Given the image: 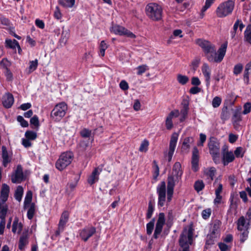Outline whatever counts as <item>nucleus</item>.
<instances>
[{
  "label": "nucleus",
  "instance_id": "nucleus-1",
  "mask_svg": "<svg viewBox=\"0 0 251 251\" xmlns=\"http://www.w3.org/2000/svg\"><path fill=\"white\" fill-rule=\"evenodd\" d=\"M196 43L201 48L204 52L205 56L209 62L219 63L223 59L226 50L227 43L223 44L216 51L214 45L207 40L199 39Z\"/></svg>",
  "mask_w": 251,
  "mask_h": 251
},
{
  "label": "nucleus",
  "instance_id": "nucleus-2",
  "mask_svg": "<svg viewBox=\"0 0 251 251\" xmlns=\"http://www.w3.org/2000/svg\"><path fill=\"white\" fill-rule=\"evenodd\" d=\"M182 173L180 163L178 162H176L173 165L172 174L168 177L167 202H170L172 200L175 183L181 178Z\"/></svg>",
  "mask_w": 251,
  "mask_h": 251
},
{
  "label": "nucleus",
  "instance_id": "nucleus-3",
  "mask_svg": "<svg viewBox=\"0 0 251 251\" xmlns=\"http://www.w3.org/2000/svg\"><path fill=\"white\" fill-rule=\"evenodd\" d=\"M193 230L192 224L184 228L179 239V251H190L189 247L193 242Z\"/></svg>",
  "mask_w": 251,
  "mask_h": 251
},
{
  "label": "nucleus",
  "instance_id": "nucleus-4",
  "mask_svg": "<svg viewBox=\"0 0 251 251\" xmlns=\"http://www.w3.org/2000/svg\"><path fill=\"white\" fill-rule=\"evenodd\" d=\"M146 12L147 16L152 21H158L162 19V8L156 3L148 4L146 7Z\"/></svg>",
  "mask_w": 251,
  "mask_h": 251
},
{
  "label": "nucleus",
  "instance_id": "nucleus-5",
  "mask_svg": "<svg viewBox=\"0 0 251 251\" xmlns=\"http://www.w3.org/2000/svg\"><path fill=\"white\" fill-rule=\"evenodd\" d=\"M234 2L229 0L220 3L216 10L217 17L223 18L231 14L234 9Z\"/></svg>",
  "mask_w": 251,
  "mask_h": 251
},
{
  "label": "nucleus",
  "instance_id": "nucleus-6",
  "mask_svg": "<svg viewBox=\"0 0 251 251\" xmlns=\"http://www.w3.org/2000/svg\"><path fill=\"white\" fill-rule=\"evenodd\" d=\"M67 105L64 102L57 104L50 113V118L54 122H59L65 115Z\"/></svg>",
  "mask_w": 251,
  "mask_h": 251
},
{
  "label": "nucleus",
  "instance_id": "nucleus-7",
  "mask_svg": "<svg viewBox=\"0 0 251 251\" xmlns=\"http://www.w3.org/2000/svg\"><path fill=\"white\" fill-rule=\"evenodd\" d=\"M73 158V154L72 152L62 153L56 162V168L59 171H62L71 164Z\"/></svg>",
  "mask_w": 251,
  "mask_h": 251
},
{
  "label": "nucleus",
  "instance_id": "nucleus-8",
  "mask_svg": "<svg viewBox=\"0 0 251 251\" xmlns=\"http://www.w3.org/2000/svg\"><path fill=\"white\" fill-rule=\"evenodd\" d=\"M221 223L219 220L215 221L211 225L209 233L207 235L209 240L207 241L208 244H213V239L219 237L220 234V227Z\"/></svg>",
  "mask_w": 251,
  "mask_h": 251
},
{
  "label": "nucleus",
  "instance_id": "nucleus-9",
  "mask_svg": "<svg viewBox=\"0 0 251 251\" xmlns=\"http://www.w3.org/2000/svg\"><path fill=\"white\" fill-rule=\"evenodd\" d=\"M110 30L111 32L120 36H126L130 38H135L136 36L132 32H130L124 27L118 25H112Z\"/></svg>",
  "mask_w": 251,
  "mask_h": 251
},
{
  "label": "nucleus",
  "instance_id": "nucleus-10",
  "mask_svg": "<svg viewBox=\"0 0 251 251\" xmlns=\"http://www.w3.org/2000/svg\"><path fill=\"white\" fill-rule=\"evenodd\" d=\"M178 137V134L177 133L174 132L172 134L169 143V151L168 152H164V155L168 158V160L169 162H170L172 160L173 155L176 149Z\"/></svg>",
  "mask_w": 251,
  "mask_h": 251
},
{
  "label": "nucleus",
  "instance_id": "nucleus-11",
  "mask_svg": "<svg viewBox=\"0 0 251 251\" xmlns=\"http://www.w3.org/2000/svg\"><path fill=\"white\" fill-rule=\"evenodd\" d=\"M158 196V205L162 207L165 205L166 198V186L164 181H162L157 187Z\"/></svg>",
  "mask_w": 251,
  "mask_h": 251
},
{
  "label": "nucleus",
  "instance_id": "nucleus-12",
  "mask_svg": "<svg viewBox=\"0 0 251 251\" xmlns=\"http://www.w3.org/2000/svg\"><path fill=\"white\" fill-rule=\"evenodd\" d=\"M165 223V214L163 213H160L158 215V218L155 225V230L153 235V237L157 239L159 235L162 231L163 227Z\"/></svg>",
  "mask_w": 251,
  "mask_h": 251
},
{
  "label": "nucleus",
  "instance_id": "nucleus-13",
  "mask_svg": "<svg viewBox=\"0 0 251 251\" xmlns=\"http://www.w3.org/2000/svg\"><path fill=\"white\" fill-rule=\"evenodd\" d=\"M25 179L23 168L21 165H18L11 175V181L13 183H20Z\"/></svg>",
  "mask_w": 251,
  "mask_h": 251
},
{
  "label": "nucleus",
  "instance_id": "nucleus-14",
  "mask_svg": "<svg viewBox=\"0 0 251 251\" xmlns=\"http://www.w3.org/2000/svg\"><path fill=\"white\" fill-rule=\"evenodd\" d=\"M96 232V228L92 226H87L80 230V237L84 242L87 241L89 238L92 236Z\"/></svg>",
  "mask_w": 251,
  "mask_h": 251
},
{
  "label": "nucleus",
  "instance_id": "nucleus-15",
  "mask_svg": "<svg viewBox=\"0 0 251 251\" xmlns=\"http://www.w3.org/2000/svg\"><path fill=\"white\" fill-rule=\"evenodd\" d=\"M208 147L209 149V152L211 154H217L220 152V145L217 140L214 138L211 137L210 138V140L208 143Z\"/></svg>",
  "mask_w": 251,
  "mask_h": 251
},
{
  "label": "nucleus",
  "instance_id": "nucleus-16",
  "mask_svg": "<svg viewBox=\"0 0 251 251\" xmlns=\"http://www.w3.org/2000/svg\"><path fill=\"white\" fill-rule=\"evenodd\" d=\"M199 160V150L195 147L193 148L192 157V169L194 172H197L198 170Z\"/></svg>",
  "mask_w": 251,
  "mask_h": 251
},
{
  "label": "nucleus",
  "instance_id": "nucleus-17",
  "mask_svg": "<svg viewBox=\"0 0 251 251\" xmlns=\"http://www.w3.org/2000/svg\"><path fill=\"white\" fill-rule=\"evenodd\" d=\"M201 72L205 78L206 85L209 86L211 78V69L206 63H204L201 67Z\"/></svg>",
  "mask_w": 251,
  "mask_h": 251
},
{
  "label": "nucleus",
  "instance_id": "nucleus-18",
  "mask_svg": "<svg viewBox=\"0 0 251 251\" xmlns=\"http://www.w3.org/2000/svg\"><path fill=\"white\" fill-rule=\"evenodd\" d=\"M69 213L67 211H64L60 217V221L58 224V229L57 231H62L66 224L68 222L69 219Z\"/></svg>",
  "mask_w": 251,
  "mask_h": 251
},
{
  "label": "nucleus",
  "instance_id": "nucleus-19",
  "mask_svg": "<svg viewBox=\"0 0 251 251\" xmlns=\"http://www.w3.org/2000/svg\"><path fill=\"white\" fill-rule=\"evenodd\" d=\"M194 141V138L192 137L185 138L184 139L182 144L181 149L182 151L186 153H188L190 148V146L193 144Z\"/></svg>",
  "mask_w": 251,
  "mask_h": 251
},
{
  "label": "nucleus",
  "instance_id": "nucleus-20",
  "mask_svg": "<svg viewBox=\"0 0 251 251\" xmlns=\"http://www.w3.org/2000/svg\"><path fill=\"white\" fill-rule=\"evenodd\" d=\"M9 193V187L6 184H3L0 193V201L3 204L7 200Z\"/></svg>",
  "mask_w": 251,
  "mask_h": 251
},
{
  "label": "nucleus",
  "instance_id": "nucleus-21",
  "mask_svg": "<svg viewBox=\"0 0 251 251\" xmlns=\"http://www.w3.org/2000/svg\"><path fill=\"white\" fill-rule=\"evenodd\" d=\"M100 173V169L98 168H95L92 173V174L88 177L87 179L88 183L92 185L97 182L99 180Z\"/></svg>",
  "mask_w": 251,
  "mask_h": 251
},
{
  "label": "nucleus",
  "instance_id": "nucleus-22",
  "mask_svg": "<svg viewBox=\"0 0 251 251\" xmlns=\"http://www.w3.org/2000/svg\"><path fill=\"white\" fill-rule=\"evenodd\" d=\"M14 102V98L10 93L6 94L3 98L2 103L3 106L7 108L11 107Z\"/></svg>",
  "mask_w": 251,
  "mask_h": 251
},
{
  "label": "nucleus",
  "instance_id": "nucleus-23",
  "mask_svg": "<svg viewBox=\"0 0 251 251\" xmlns=\"http://www.w3.org/2000/svg\"><path fill=\"white\" fill-rule=\"evenodd\" d=\"M234 159L235 156L232 151H227L223 154V161L225 166H226L229 163L232 162Z\"/></svg>",
  "mask_w": 251,
  "mask_h": 251
},
{
  "label": "nucleus",
  "instance_id": "nucleus-24",
  "mask_svg": "<svg viewBox=\"0 0 251 251\" xmlns=\"http://www.w3.org/2000/svg\"><path fill=\"white\" fill-rule=\"evenodd\" d=\"M2 164L4 167H7L8 164L10 162L11 159L9 157L7 149L5 146H2Z\"/></svg>",
  "mask_w": 251,
  "mask_h": 251
},
{
  "label": "nucleus",
  "instance_id": "nucleus-25",
  "mask_svg": "<svg viewBox=\"0 0 251 251\" xmlns=\"http://www.w3.org/2000/svg\"><path fill=\"white\" fill-rule=\"evenodd\" d=\"M249 223H247L244 216H241L238 220L237 228L239 231H242L243 230L248 229Z\"/></svg>",
  "mask_w": 251,
  "mask_h": 251
},
{
  "label": "nucleus",
  "instance_id": "nucleus-26",
  "mask_svg": "<svg viewBox=\"0 0 251 251\" xmlns=\"http://www.w3.org/2000/svg\"><path fill=\"white\" fill-rule=\"evenodd\" d=\"M245 25L242 23V21L239 19L237 20L235 23L234 24L233 30L231 32V36L232 38H234L236 33V31L238 28L239 27V29L240 31L242 30Z\"/></svg>",
  "mask_w": 251,
  "mask_h": 251
},
{
  "label": "nucleus",
  "instance_id": "nucleus-27",
  "mask_svg": "<svg viewBox=\"0 0 251 251\" xmlns=\"http://www.w3.org/2000/svg\"><path fill=\"white\" fill-rule=\"evenodd\" d=\"M28 236L27 234H23L20 238L19 243V249L20 250L25 249V247L28 244Z\"/></svg>",
  "mask_w": 251,
  "mask_h": 251
},
{
  "label": "nucleus",
  "instance_id": "nucleus-28",
  "mask_svg": "<svg viewBox=\"0 0 251 251\" xmlns=\"http://www.w3.org/2000/svg\"><path fill=\"white\" fill-rule=\"evenodd\" d=\"M5 43L6 44V46L11 49H16L17 48L19 50V52L21 50V49L20 46L18 43V42L16 40H6Z\"/></svg>",
  "mask_w": 251,
  "mask_h": 251
},
{
  "label": "nucleus",
  "instance_id": "nucleus-29",
  "mask_svg": "<svg viewBox=\"0 0 251 251\" xmlns=\"http://www.w3.org/2000/svg\"><path fill=\"white\" fill-rule=\"evenodd\" d=\"M18 222V219L16 218L14 219L12 225V231L13 233H16V232L19 233L21 231L22 229V225L21 223H20Z\"/></svg>",
  "mask_w": 251,
  "mask_h": 251
},
{
  "label": "nucleus",
  "instance_id": "nucleus-30",
  "mask_svg": "<svg viewBox=\"0 0 251 251\" xmlns=\"http://www.w3.org/2000/svg\"><path fill=\"white\" fill-rule=\"evenodd\" d=\"M7 211V206L5 203L3 204L2 202L0 203V219L1 220H5V216Z\"/></svg>",
  "mask_w": 251,
  "mask_h": 251
},
{
  "label": "nucleus",
  "instance_id": "nucleus-31",
  "mask_svg": "<svg viewBox=\"0 0 251 251\" xmlns=\"http://www.w3.org/2000/svg\"><path fill=\"white\" fill-rule=\"evenodd\" d=\"M24 193V189L22 186H18L15 191L14 197L18 201H21Z\"/></svg>",
  "mask_w": 251,
  "mask_h": 251
},
{
  "label": "nucleus",
  "instance_id": "nucleus-32",
  "mask_svg": "<svg viewBox=\"0 0 251 251\" xmlns=\"http://www.w3.org/2000/svg\"><path fill=\"white\" fill-rule=\"evenodd\" d=\"M59 3L65 8L72 7L75 3V0H59Z\"/></svg>",
  "mask_w": 251,
  "mask_h": 251
},
{
  "label": "nucleus",
  "instance_id": "nucleus-33",
  "mask_svg": "<svg viewBox=\"0 0 251 251\" xmlns=\"http://www.w3.org/2000/svg\"><path fill=\"white\" fill-rule=\"evenodd\" d=\"M245 40L251 44V25H248L244 32Z\"/></svg>",
  "mask_w": 251,
  "mask_h": 251
},
{
  "label": "nucleus",
  "instance_id": "nucleus-34",
  "mask_svg": "<svg viewBox=\"0 0 251 251\" xmlns=\"http://www.w3.org/2000/svg\"><path fill=\"white\" fill-rule=\"evenodd\" d=\"M251 75V61L248 63L245 68L244 78L247 81L249 80V75Z\"/></svg>",
  "mask_w": 251,
  "mask_h": 251
},
{
  "label": "nucleus",
  "instance_id": "nucleus-35",
  "mask_svg": "<svg viewBox=\"0 0 251 251\" xmlns=\"http://www.w3.org/2000/svg\"><path fill=\"white\" fill-rule=\"evenodd\" d=\"M32 198V193L31 191H29L26 193L25 201H24V207L27 208L30 205L31 201Z\"/></svg>",
  "mask_w": 251,
  "mask_h": 251
},
{
  "label": "nucleus",
  "instance_id": "nucleus-36",
  "mask_svg": "<svg viewBox=\"0 0 251 251\" xmlns=\"http://www.w3.org/2000/svg\"><path fill=\"white\" fill-rule=\"evenodd\" d=\"M176 79L178 82L181 85H185L189 80V77L185 75L178 74L177 75Z\"/></svg>",
  "mask_w": 251,
  "mask_h": 251
},
{
  "label": "nucleus",
  "instance_id": "nucleus-37",
  "mask_svg": "<svg viewBox=\"0 0 251 251\" xmlns=\"http://www.w3.org/2000/svg\"><path fill=\"white\" fill-rule=\"evenodd\" d=\"M28 207L29 209L27 211V217L28 219L31 220L35 214V204L34 203H31Z\"/></svg>",
  "mask_w": 251,
  "mask_h": 251
},
{
  "label": "nucleus",
  "instance_id": "nucleus-38",
  "mask_svg": "<svg viewBox=\"0 0 251 251\" xmlns=\"http://www.w3.org/2000/svg\"><path fill=\"white\" fill-rule=\"evenodd\" d=\"M29 64L28 73H31L37 69L38 65V61L37 59L33 61H29Z\"/></svg>",
  "mask_w": 251,
  "mask_h": 251
},
{
  "label": "nucleus",
  "instance_id": "nucleus-39",
  "mask_svg": "<svg viewBox=\"0 0 251 251\" xmlns=\"http://www.w3.org/2000/svg\"><path fill=\"white\" fill-rule=\"evenodd\" d=\"M25 136L29 140H33L37 138V133L34 131L28 130L25 132Z\"/></svg>",
  "mask_w": 251,
  "mask_h": 251
},
{
  "label": "nucleus",
  "instance_id": "nucleus-40",
  "mask_svg": "<svg viewBox=\"0 0 251 251\" xmlns=\"http://www.w3.org/2000/svg\"><path fill=\"white\" fill-rule=\"evenodd\" d=\"M155 219H152L149 223L147 224V233L151 235L152 233L154 228Z\"/></svg>",
  "mask_w": 251,
  "mask_h": 251
},
{
  "label": "nucleus",
  "instance_id": "nucleus-41",
  "mask_svg": "<svg viewBox=\"0 0 251 251\" xmlns=\"http://www.w3.org/2000/svg\"><path fill=\"white\" fill-rule=\"evenodd\" d=\"M204 184L201 180L196 181L194 184V188L198 192L201 191L204 188Z\"/></svg>",
  "mask_w": 251,
  "mask_h": 251
},
{
  "label": "nucleus",
  "instance_id": "nucleus-42",
  "mask_svg": "<svg viewBox=\"0 0 251 251\" xmlns=\"http://www.w3.org/2000/svg\"><path fill=\"white\" fill-rule=\"evenodd\" d=\"M188 105L187 104H185L184 105L183 108L180 111V114L182 117L180 119L181 122L183 121L184 119L186 118L188 113Z\"/></svg>",
  "mask_w": 251,
  "mask_h": 251
},
{
  "label": "nucleus",
  "instance_id": "nucleus-43",
  "mask_svg": "<svg viewBox=\"0 0 251 251\" xmlns=\"http://www.w3.org/2000/svg\"><path fill=\"white\" fill-rule=\"evenodd\" d=\"M243 66L242 64L239 63L234 66L233 68V74L235 75L240 74L243 70Z\"/></svg>",
  "mask_w": 251,
  "mask_h": 251
},
{
  "label": "nucleus",
  "instance_id": "nucleus-44",
  "mask_svg": "<svg viewBox=\"0 0 251 251\" xmlns=\"http://www.w3.org/2000/svg\"><path fill=\"white\" fill-rule=\"evenodd\" d=\"M154 211V207L151 201H150L148 205V211L147 213V218L150 219Z\"/></svg>",
  "mask_w": 251,
  "mask_h": 251
},
{
  "label": "nucleus",
  "instance_id": "nucleus-45",
  "mask_svg": "<svg viewBox=\"0 0 251 251\" xmlns=\"http://www.w3.org/2000/svg\"><path fill=\"white\" fill-rule=\"evenodd\" d=\"M137 75H141L143 73H144L147 70H149V67L146 65H142L141 66H138L137 68Z\"/></svg>",
  "mask_w": 251,
  "mask_h": 251
},
{
  "label": "nucleus",
  "instance_id": "nucleus-46",
  "mask_svg": "<svg viewBox=\"0 0 251 251\" xmlns=\"http://www.w3.org/2000/svg\"><path fill=\"white\" fill-rule=\"evenodd\" d=\"M92 134V131L87 128H84L80 132V135L83 138H88Z\"/></svg>",
  "mask_w": 251,
  "mask_h": 251
},
{
  "label": "nucleus",
  "instance_id": "nucleus-47",
  "mask_svg": "<svg viewBox=\"0 0 251 251\" xmlns=\"http://www.w3.org/2000/svg\"><path fill=\"white\" fill-rule=\"evenodd\" d=\"M149 142L147 140H144L139 148V151L141 152H146L148 150V148L149 146Z\"/></svg>",
  "mask_w": 251,
  "mask_h": 251
},
{
  "label": "nucleus",
  "instance_id": "nucleus-48",
  "mask_svg": "<svg viewBox=\"0 0 251 251\" xmlns=\"http://www.w3.org/2000/svg\"><path fill=\"white\" fill-rule=\"evenodd\" d=\"M30 123L31 125H33L35 127H38L39 126V119L37 116L34 115L30 119Z\"/></svg>",
  "mask_w": 251,
  "mask_h": 251
},
{
  "label": "nucleus",
  "instance_id": "nucleus-49",
  "mask_svg": "<svg viewBox=\"0 0 251 251\" xmlns=\"http://www.w3.org/2000/svg\"><path fill=\"white\" fill-rule=\"evenodd\" d=\"M234 154L237 158L242 157L244 155L243 149L242 147H238L234 151Z\"/></svg>",
  "mask_w": 251,
  "mask_h": 251
},
{
  "label": "nucleus",
  "instance_id": "nucleus-50",
  "mask_svg": "<svg viewBox=\"0 0 251 251\" xmlns=\"http://www.w3.org/2000/svg\"><path fill=\"white\" fill-rule=\"evenodd\" d=\"M232 120L235 126V125H238L237 123L241 120V115L238 112L236 111L234 113L232 118Z\"/></svg>",
  "mask_w": 251,
  "mask_h": 251
},
{
  "label": "nucleus",
  "instance_id": "nucleus-51",
  "mask_svg": "<svg viewBox=\"0 0 251 251\" xmlns=\"http://www.w3.org/2000/svg\"><path fill=\"white\" fill-rule=\"evenodd\" d=\"M242 232L240 234V239L241 242H244L248 238L249 231L248 229L243 230Z\"/></svg>",
  "mask_w": 251,
  "mask_h": 251
},
{
  "label": "nucleus",
  "instance_id": "nucleus-52",
  "mask_svg": "<svg viewBox=\"0 0 251 251\" xmlns=\"http://www.w3.org/2000/svg\"><path fill=\"white\" fill-rule=\"evenodd\" d=\"M17 119L18 122L20 123L22 126L27 127L28 126V122L25 121L22 116H18Z\"/></svg>",
  "mask_w": 251,
  "mask_h": 251
},
{
  "label": "nucleus",
  "instance_id": "nucleus-53",
  "mask_svg": "<svg viewBox=\"0 0 251 251\" xmlns=\"http://www.w3.org/2000/svg\"><path fill=\"white\" fill-rule=\"evenodd\" d=\"M221 99L218 97H215L212 100V106L213 107L216 108L220 106L221 103Z\"/></svg>",
  "mask_w": 251,
  "mask_h": 251
},
{
  "label": "nucleus",
  "instance_id": "nucleus-54",
  "mask_svg": "<svg viewBox=\"0 0 251 251\" xmlns=\"http://www.w3.org/2000/svg\"><path fill=\"white\" fill-rule=\"evenodd\" d=\"M211 213V210L210 208L204 209L202 211L201 215L204 219H207L208 218Z\"/></svg>",
  "mask_w": 251,
  "mask_h": 251
},
{
  "label": "nucleus",
  "instance_id": "nucleus-55",
  "mask_svg": "<svg viewBox=\"0 0 251 251\" xmlns=\"http://www.w3.org/2000/svg\"><path fill=\"white\" fill-rule=\"evenodd\" d=\"M206 136L204 134L201 133L200 134V141L198 142L197 145L198 146H203V143L206 141Z\"/></svg>",
  "mask_w": 251,
  "mask_h": 251
},
{
  "label": "nucleus",
  "instance_id": "nucleus-56",
  "mask_svg": "<svg viewBox=\"0 0 251 251\" xmlns=\"http://www.w3.org/2000/svg\"><path fill=\"white\" fill-rule=\"evenodd\" d=\"M69 37V34L67 31H63L61 34V42L66 44Z\"/></svg>",
  "mask_w": 251,
  "mask_h": 251
},
{
  "label": "nucleus",
  "instance_id": "nucleus-57",
  "mask_svg": "<svg viewBox=\"0 0 251 251\" xmlns=\"http://www.w3.org/2000/svg\"><path fill=\"white\" fill-rule=\"evenodd\" d=\"M172 118L167 116L166 120V126L168 129H171L172 128L173 125L172 123Z\"/></svg>",
  "mask_w": 251,
  "mask_h": 251
},
{
  "label": "nucleus",
  "instance_id": "nucleus-58",
  "mask_svg": "<svg viewBox=\"0 0 251 251\" xmlns=\"http://www.w3.org/2000/svg\"><path fill=\"white\" fill-rule=\"evenodd\" d=\"M215 0H206L205 5L202 8V11H205L208 8H209L212 4L214 2Z\"/></svg>",
  "mask_w": 251,
  "mask_h": 251
},
{
  "label": "nucleus",
  "instance_id": "nucleus-59",
  "mask_svg": "<svg viewBox=\"0 0 251 251\" xmlns=\"http://www.w3.org/2000/svg\"><path fill=\"white\" fill-rule=\"evenodd\" d=\"M119 86L120 88L124 91L127 90L129 88L128 83L126 80H123L121 81Z\"/></svg>",
  "mask_w": 251,
  "mask_h": 251
},
{
  "label": "nucleus",
  "instance_id": "nucleus-60",
  "mask_svg": "<svg viewBox=\"0 0 251 251\" xmlns=\"http://www.w3.org/2000/svg\"><path fill=\"white\" fill-rule=\"evenodd\" d=\"M251 110V103L250 102L246 103L244 106V110L243 113L247 114L249 113Z\"/></svg>",
  "mask_w": 251,
  "mask_h": 251
},
{
  "label": "nucleus",
  "instance_id": "nucleus-61",
  "mask_svg": "<svg viewBox=\"0 0 251 251\" xmlns=\"http://www.w3.org/2000/svg\"><path fill=\"white\" fill-rule=\"evenodd\" d=\"M216 198L214 200V203L215 205H219L222 203V196L221 194H215Z\"/></svg>",
  "mask_w": 251,
  "mask_h": 251
},
{
  "label": "nucleus",
  "instance_id": "nucleus-62",
  "mask_svg": "<svg viewBox=\"0 0 251 251\" xmlns=\"http://www.w3.org/2000/svg\"><path fill=\"white\" fill-rule=\"evenodd\" d=\"M54 16L57 20H59L62 18V14L58 6H56L55 8V10L54 13Z\"/></svg>",
  "mask_w": 251,
  "mask_h": 251
},
{
  "label": "nucleus",
  "instance_id": "nucleus-63",
  "mask_svg": "<svg viewBox=\"0 0 251 251\" xmlns=\"http://www.w3.org/2000/svg\"><path fill=\"white\" fill-rule=\"evenodd\" d=\"M215 172L216 170L213 167L210 168V169L207 172V174L210 177L211 180L213 179Z\"/></svg>",
  "mask_w": 251,
  "mask_h": 251
},
{
  "label": "nucleus",
  "instance_id": "nucleus-64",
  "mask_svg": "<svg viewBox=\"0 0 251 251\" xmlns=\"http://www.w3.org/2000/svg\"><path fill=\"white\" fill-rule=\"evenodd\" d=\"M191 84L194 86H199L201 84V81L198 77H193L191 79Z\"/></svg>",
  "mask_w": 251,
  "mask_h": 251
}]
</instances>
